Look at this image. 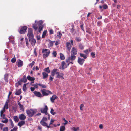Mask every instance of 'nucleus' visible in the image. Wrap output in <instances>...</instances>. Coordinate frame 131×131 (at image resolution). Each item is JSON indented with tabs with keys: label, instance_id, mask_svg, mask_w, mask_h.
Wrapping results in <instances>:
<instances>
[{
	"label": "nucleus",
	"instance_id": "1",
	"mask_svg": "<svg viewBox=\"0 0 131 131\" xmlns=\"http://www.w3.org/2000/svg\"><path fill=\"white\" fill-rule=\"evenodd\" d=\"M77 51L76 48L73 47L71 52V56L69 57L67 59V61L68 62L71 61V63L75 60L76 58L75 55L77 54Z\"/></svg>",
	"mask_w": 131,
	"mask_h": 131
},
{
	"label": "nucleus",
	"instance_id": "2",
	"mask_svg": "<svg viewBox=\"0 0 131 131\" xmlns=\"http://www.w3.org/2000/svg\"><path fill=\"white\" fill-rule=\"evenodd\" d=\"M33 32L32 29L31 28H29L27 36L31 45L32 46H34L36 43V41L35 39L34 38Z\"/></svg>",
	"mask_w": 131,
	"mask_h": 131
},
{
	"label": "nucleus",
	"instance_id": "3",
	"mask_svg": "<svg viewBox=\"0 0 131 131\" xmlns=\"http://www.w3.org/2000/svg\"><path fill=\"white\" fill-rule=\"evenodd\" d=\"M37 110H36L30 109L26 110V113L29 117H32L35 114Z\"/></svg>",
	"mask_w": 131,
	"mask_h": 131
},
{
	"label": "nucleus",
	"instance_id": "4",
	"mask_svg": "<svg viewBox=\"0 0 131 131\" xmlns=\"http://www.w3.org/2000/svg\"><path fill=\"white\" fill-rule=\"evenodd\" d=\"M39 22L40 24L39 25V27L36 25L34 24L33 25V28L36 30H37L38 29V31L40 33L41 32V31L43 27V26L41 25L43 24V22L41 20L39 21Z\"/></svg>",
	"mask_w": 131,
	"mask_h": 131
},
{
	"label": "nucleus",
	"instance_id": "5",
	"mask_svg": "<svg viewBox=\"0 0 131 131\" xmlns=\"http://www.w3.org/2000/svg\"><path fill=\"white\" fill-rule=\"evenodd\" d=\"M41 91L42 93V95L43 97L44 96H47L49 94H52V92L47 90H46L45 89H43L42 90H41Z\"/></svg>",
	"mask_w": 131,
	"mask_h": 131
},
{
	"label": "nucleus",
	"instance_id": "6",
	"mask_svg": "<svg viewBox=\"0 0 131 131\" xmlns=\"http://www.w3.org/2000/svg\"><path fill=\"white\" fill-rule=\"evenodd\" d=\"M27 27L25 26H22L20 27L19 29V31L20 33L23 34L26 32Z\"/></svg>",
	"mask_w": 131,
	"mask_h": 131
},
{
	"label": "nucleus",
	"instance_id": "7",
	"mask_svg": "<svg viewBox=\"0 0 131 131\" xmlns=\"http://www.w3.org/2000/svg\"><path fill=\"white\" fill-rule=\"evenodd\" d=\"M50 52V51L48 49H43L42 53L44 58H46L49 55Z\"/></svg>",
	"mask_w": 131,
	"mask_h": 131
},
{
	"label": "nucleus",
	"instance_id": "8",
	"mask_svg": "<svg viewBox=\"0 0 131 131\" xmlns=\"http://www.w3.org/2000/svg\"><path fill=\"white\" fill-rule=\"evenodd\" d=\"M66 61L67 63H68L67 64H66L65 62L64 61H63L61 63L62 69H64L66 68L68 66H69L70 63H71L72 64L73 63V62H72V63H71V61L69 62H67V59H66Z\"/></svg>",
	"mask_w": 131,
	"mask_h": 131
},
{
	"label": "nucleus",
	"instance_id": "9",
	"mask_svg": "<svg viewBox=\"0 0 131 131\" xmlns=\"http://www.w3.org/2000/svg\"><path fill=\"white\" fill-rule=\"evenodd\" d=\"M64 74L62 73H60L59 72H56V78H60L62 80L64 79Z\"/></svg>",
	"mask_w": 131,
	"mask_h": 131
},
{
	"label": "nucleus",
	"instance_id": "10",
	"mask_svg": "<svg viewBox=\"0 0 131 131\" xmlns=\"http://www.w3.org/2000/svg\"><path fill=\"white\" fill-rule=\"evenodd\" d=\"M45 106L44 108H41L40 110L42 113H45L46 115H47V114L48 113L47 112L48 108L46 105H45Z\"/></svg>",
	"mask_w": 131,
	"mask_h": 131
},
{
	"label": "nucleus",
	"instance_id": "11",
	"mask_svg": "<svg viewBox=\"0 0 131 131\" xmlns=\"http://www.w3.org/2000/svg\"><path fill=\"white\" fill-rule=\"evenodd\" d=\"M85 61V60L84 59H82L80 57H78L77 62L79 64L82 66L83 64Z\"/></svg>",
	"mask_w": 131,
	"mask_h": 131
},
{
	"label": "nucleus",
	"instance_id": "12",
	"mask_svg": "<svg viewBox=\"0 0 131 131\" xmlns=\"http://www.w3.org/2000/svg\"><path fill=\"white\" fill-rule=\"evenodd\" d=\"M33 93L37 97L40 98L43 97L42 95L39 92L35 91L33 92Z\"/></svg>",
	"mask_w": 131,
	"mask_h": 131
},
{
	"label": "nucleus",
	"instance_id": "13",
	"mask_svg": "<svg viewBox=\"0 0 131 131\" xmlns=\"http://www.w3.org/2000/svg\"><path fill=\"white\" fill-rule=\"evenodd\" d=\"M41 124L44 126H46L47 128H49L50 127V126H49L47 125V123L43 121V120H41L40 122Z\"/></svg>",
	"mask_w": 131,
	"mask_h": 131
},
{
	"label": "nucleus",
	"instance_id": "14",
	"mask_svg": "<svg viewBox=\"0 0 131 131\" xmlns=\"http://www.w3.org/2000/svg\"><path fill=\"white\" fill-rule=\"evenodd\" d=\"M19 118L20 120L24 121L26 118V117L23 114H21L19 115Z\"/></svg>",
	"mask_w": 131,
	"mask_h": 131
},
{
	"label": "nucleus",
	"instance_id": "15",
	"mask_svg": "<svg viewBox=\"0 0 131 131\" xmlns=\"http://www.w3.org/2000/svg\"><path fill=\"white\" fill-rule=\"evenodd\" d=\"M71 45L70 42H67L66 43V47L68 50L70 51L71 47Z\"/></svg>",
	"mask_w": 131,
	"mask_h": 131
},
{
	"label": "nucleus",
	"instance_id": "16",
	"mask_svg": "<svg viewBox=\"0 0 131 131\" xmlns=\"http://www.w3.org/2000/svg\"><path fill=\"white\" fill-rule=\"evenodd\" d=\"M58 69H54L51 72V75L52 76H54L55 74H56V72H57V71Z\"/></svg>",
	"mask_w": 131,
	"mask_h": 131
},
{
	"label": "nucleus",
	"instance_id": "17",
	"mask_svg": "<svg viewBox=\"0 0 131 131\" xmlns=\"http://www.w3.org/2000/svg\"><path fill=\"white\" fill-rule=\"evenodd\" d=\"M58 97L55 95H53L50 98V100L52 103L54 102V100Z\"/></svg>",
	"mask_w": 131,
	"mask_h": 131
},
{
	"label": "nucleus",
	"instance_id": "18",
	"mask_svg": "<svg viewBox=\"0 0 131 131\" xmlns=\"http://www.w3.org/2000/svg\"><path fill=\"white\" fill-rule=\"evenodd\" d=\"M72 28L70 29V32L73 35H74L75 34V30L74 29V25L73 24L71 25Z\"/></svg>",
	"mask_w": 131,
	"mask_h": 131
},
{
	"label": "nucleus",
	"instance_id": "19",
	"mask_svg": "<svg viewBox=\"0 0 131 131\" xmlns=\"http://www.w3.org/2000/svg\"><path fill=\"white\" fill-rule=\"evenodd\" d=\"M25 121H24L22 120L19 122L18 124V125L20 127L25 124Z\"/></svg>",
	"mask_w": 131,
	"mask_h": 131
},
{
	"label": "nucleus",
	"instance_id": "20",
	"mask_svg": "<svg viewBox=\"0 0 131 131\" xmlns=\"http://www.w3.org/2000/svg\"><path fill=\"white\" fill-rule=\"evenodd\" d=\"M20 80L22 82L24 83H26L27 81L26 77L25 75H24L23 78H21Z\"/></svg>",
	"mask_w": 131,
	"mask_h": 131
},
{
	"label": "nucleus",
	"instance_id": "21",
	"mask_svg": "<svg viewBox=\"0 0 131 131\" xmlns=\"http://www.w3.org/2000/svg\"><path fill=\"white\" fill-rule=\"evenodd\" d=\"M27 79L31 81H33L35 80V78L34 77H30L29 75H28L27 77Z\"/></svg>",
	"mask_w": 131,
	"mask_h": 131
},
{
	"label": "nucleus",
	"instance_id": "22",
	"mask_svg": "<svg viewBox=\"0 0 131 131\" xmlns=\"http://www.w3.org/2000/svg\"><path fill=\"white\" fill-rule=\"evenodd\" d=\"M8 101H7L6 102L4 106V108L3 109L5 110V109H8Z\"/></svg>",
	"mask_w": 131,
	"mask_h": 131
},
{
	"label": "nucleus",
	"instance_id": "23",
	"mask_svg": "<svg viewBox=\"0 0 131 131\" xmlns=\"http://www.w3.org/2000/svg\"><path fill=\"white\" fill-rule=\"evenodd\" d=\"M23 65V61L21 60H19V61L18 62V67H21Z\"/></svg>",
	"mask_w": 131,
	"mask_h": 131
},
{
	"label": "nucleus",
	"instance_id": "24",
	"mask_svg": "<svg viewBox=\"0 0 131 131\" xmlns=\"http://www.w3.org/2000/svg\"><path fill=\"white\" fill-rule=\"evenodd\" d=\"M8 75L7 74H6L4 75V79L5 81L7 82H8Z\"/></svg>",
	"mask_w": 131,
	"mask_h": 131
},
{
	"label": "nucleus",
	"instance_id": "25",
	"mask_svg": "<svg viewBox=\"0 0 131 131\" xmlns=\"http://www.w3.org/2000/svg\"><path fill=\"white\" fill-rule=\"evenodd\" d=\"M55 42V41H53L50 40H48V42L49 43V45L50 46H52L53 45V43Z\"/></svg>",
	"mask_w": 131,
	"mask_h": 131
},
{
	"label": "nucleus",
	"instance_id": "26",
	"mask_svg": "<svg viewBox=\"0 0 131 131\" xmlns=\"http://www.w3.org/2000/svg\"><path fill=\"white\" fill-rule=\"evenodd\" d=\"M60 59L61 60H64L65 59V57L63 54L60 53Z\"/></svg>",
	"mask_w": 131,
	"mask_h": 131
},
{
	"label": "nucleus",
	"instance_id": "27",
	"mask_svg": "<svg viewBox=\"0 0 131 131\" xmlns=\"http://www.w3.org/2000/svg\"><path fill=\"white\" fill-rule=\"evenodd\" d=\"M79 54L81 57H83L84 59H86L87 58V57L86 55L82 53H80Z\"/></svg>",
	"mask_w": 131,
	"mask_h": 131
},
{
	"label": "nucleus",
	"instance_id": "28",
	"mask_svg": "<svg viewBox=\"0 0 131 131\" xmlns=\"http://www.w3.org/2000/svg\"><path fill=\"white\" fill-rule=\"evenodd\" d=\"M42 74L43 76V78L44 79L46 78L48 76V73H46L45 72H42Z\"/></svg>",
	"mask_w": 131,
	"mask_h": 131
},
{
	"label": "nucleus",
	"instance_id": "29",
	"mask_svg": "<svg viewBox=\"0 0 131 131\" xmlns=\"http://www.w3.org/2000/svg\"><path fill=\"white\" fill-rule=\"evenodd\" d=\"M44 70L45 71L47 72V73H49L50 72V70L49 68L48 67L45 68L44 69Z\"/></svg>",
	"mask_w": 131,
	"mask_h": 131
},
{
	"label": "nucleus",
	"instance_id": "30",
	"mask_svg": "<svg viewBox=\"0 0 131 131\" xmlns=\"http://www.w3.org/2000/svg\"><path fill=\"white\" fill-rule=\"evenodd\" d=\"M21 93V89H19L16 91L15 93V94L16 95H19Z\"/></svg>",
	"mask_w": 131,
	"mask_h": 131
},
{
	"label": "nucleus",
	"instance_id": "31",
	"mask_svg": "<svg viewBox=\"0 0 131 131\" xmlns=\"http://www.w3.org/2000/svg\"><path fill=\"white\" fill-rule=\"evenodd\" d=\"M47 31L46 30H45L43 32L42 35V38H45L47 34Z\"/></svg>",
	"mask_w": 131,
	"mask_h": 131
},
{
	"label": "nucleus",
	"instance_id": "32",
	"mask_svg": "<svg viewBox=\"0 0 131 131\" xmlns=\"http://www.w3.org/2000/svg\"><path fill=\"white\" fill-rule=\"evenodd\" d=\"M65 127L64 126H61L60 129V131H64L65 130Z\"/></svg>",
	"mask_w": 131,
	"mask_h": 131
},
{
	"label": "nucleus",
	"instance_id": "33",
	"mask_svg": "<svg viewBox=\"0 0 131 131\" xmlns=\"http://www.w3.org/2000/svg\"><path fill=\"white\" fill-rule=\"evenodd\" d=\"M79 127H77L75 128V127H73L72 128H71V130H73V131H77L79 130Z\"/></svg>",
	"mask_w": 131,
	"mask_h": 131
},
{
	"label": "nucleus",
	"instance_id": "34",
	"mask_svg": "<svg viewBox=\"0 0 131 131\" xmlns=\"http://www.w3.org/2000/svg\"><path fill=\"white\" fill-rule=\"evenodd\" d=\"M14 120L15 122H17L19 120V119L17 116H14L13 117Z\"/></svg>",
	"mask_w": 131,
	"mask_h": 131
},
{
	"label": "nucleus",
	"instance_id": "35",
	"mask_svg": "<svg viewBox=\"0 0 131 131\" xmlns=\"http://www.w3.org/2000/svg\"><path fill=\"white\" fill-rule=\"evenodd\" d=\"M54 111V110L53 108H51L50 112L53 115H54L56 113Z\"/></svg>",
	"mask_w": 131,
	"mask_h": 131
},
{
	"label": "nucleus",
	"instance_id": "36",
	"mask_svg": "<svg viewBox=\"0 0 131 131\" xmlns=\"http://www.w3.org/2000/svg\"><path fill=\"white\" fill-rule=\"evenodd\" d=\"M62 36V34L60 32H58L57 33V36L58 38L60 39L61 36Z\"/></svg>",
	"mask_w": 131,
	"mask_h": 131
},
{
	"label": "nucleus",
	"instance_id": "37",
	"mask_svg": "<svg viewBox=\"0 0 131 131\" xmlns=\"http://www.w3.org/2000/svg\"><path fill=\"white\" fill-rule=\"evenodd\" d=\"M4 119L5 120L2 121V122L5 123H6L8 122V119L6 118H5Z\"/></svg>",
	"mask_w": 131,
	"mask_h": 131
},
{
	"label": "nucleus",
	"instance_id": "38",
	"mask_svg": "<svg viewBox=\"0 0 131 131\" xmlns=\"http://www.w3.org/2000/svg\"><path fill=\"white\" fill-rule=\"evenodd\" d=\"M38 85L39 86H41L43 88H46V87L45 85L42 84H39Z\"/></svg>",
	"mask_w": 131,
	"mask_h": 131
},
{
	"label": "nucleus",
	"instance_id": "39",
	"mask_svg": "<svg viewBox=\"0 0 131 131\" xmlns=\"http://www.w3.org/2000/svg\"><path fill=\"white\" fill-rule=\"evenodd\" d=\"M25 42L27 46H28L29 45L28 40L27 38H25Z\"/></svg>",
	"mask_w": 131,
	"mask_h": 131
},
{
	"label": "nucleus",
	"instance_id": "40",
	"mask_svg": "<svg viewBox=\"0 0 131 131\" xmlns=\"http://www.w3.org/2000/svg\"><path fill=\"white\" fill-rule=\"evenodd\" d=\"M103 7L104 9H106L108 8V6L106 4H104L103 5Z\"/></svg>",
	"mask_w": 131,
	"mask_h": 131
},
{
	"label": "nucleus",
	"instance_id": "41",
	"mask_svg": "<svg viewBox=\"0 0 131 131\" xmlns=\"http://www.w3.org/2000/svg\"><path fill=\"white\" fill-rule=\"evenodd\" d=\"M16 61V59L15 57L12 58L11 60V62L13 63H14Z\"/></svg>",
	"mask_w": 131,
	"mask_h": 131
},
{
	"label": "nucleus",
	"instance_id": "42",
	"mask_svg": "<svg viewBox=\"0 0 131 131\" xmlns=\"http://www.w3.org/2000/svg\"><path fill=\"white\" fill-rule=\"evenodd\" d=\"M26 84H24L23 87V90L24 91H25L27 90V88H26Z\"/></svg>",
	"mask_w": 131,
	"mask_h": 131
},
{
	"label": "nucleus",
	"instance_id": "43",
	"mask_svg": "<svg viewBox=\"0 0 131 131\" xmlns=\"http://www.w3.org/2000/svg\"><path fill=\"white\" fill-rule=\"evenodd\" d=\"M79 48L81 50H82L84 48V46L81 44H80L79 45Z\"/></svg>",
	"mask_w": 131,
	"mask_h": 131
},
{
	"label": "nucleus",
	"instance_id": "44",
	"mask_svg": "<svg viewBox=\"0 0 131 131\" xmlns=\"http://www.w3.org/2000/svg\"><path fill=\"white\" fill-rule=\"evenodd\" d=\"M75 40L78 42H80L81 41V39L80 37H76L75 38Z\"/></svg>",
	"mask_w": 131,
	"mask_h": 131
},
{
	"label": "nucleus",
	"instance_id": "45",
	"mask_svg": "<svg viewBox=\"0 0 131 131\" xmlns=\"http://www.w3.org/2000/svg\"><path fill=\"white\" fill-rule=\"evenodd\" d=\"M9 121L10 122V123L11 124L12 126V127L13 128L14 126V124L13 123V121H12L11 119H9Z\"/></svg>",
	"mask_w": 131,
	"mask_h": 131
},
{
	"label": "nucleus",
	"instance_id": "46",
	"mask_svg": "<svg viewBox=\"0 0 131 131\" xmlns=\"http://www.w3.org/2000/svg\"><path fill=\"white\" fill-rule=\"evenodd\" d=\"M5 111V110L3 109L1 110L0 111V116H2V115L3 114V113Z\"/></svg>",
	"mask_w": 131,
	"mask_h": 131
},
{
	"label": "nucleus",
	"instance_id": "47",
	"mask_svg": "<svg viewBox=\"0 0 131 131\" xmlns=\"http://www.w3.org/2000/svg\"><path fill=\"white\" fill-rule=\"evenodd\" d=\"M91 56L93 58H95L96 57L95 53V52H92L91 53Z\"/></svg>",
	"mask_w": 131,
	"mask_h": 131
},
{
	"label": "nucleus",
	"instance_id": "48",
	"mask_svg": "<svg viewBox=\"0 0 131 131\" xmlns=\"http://www.w3.org/2000/svg\"><path fill=\"white\" fill-rule=\"evenodd\" d=\"M17 126L15 127L13 129L11 130V131H17Z\"/></svg>",
	"mask_w": 131,
	"mask_h": 131
},
{
	"label": "nucleus",
	"instance_id": "49",
	"mask_svg": "<svg viewBox=\"0 0 131 131\" xmlns=\"http://www.w3.org/2000/svg\"><path fill=\"white\" fill-rule=\"evenodd\" d=\"M52 54L54 57H56L57 54L56 52L55 51H53V52Z\"/></svg>",
	"mask_w": 131,
	"mask_h": 131
},
{
	"label": "nucleus",
	"instance_id": "50",
	"mask_svg": "<svg viewBox=\"0 0 131 131\" xmlns=\"http://www.w3.org/2000/svg\"><path fill=\"white\" fill-rule=\"evenodd\" d=\"M34 64L35 62L34 61H33L31 63H30L29 64V66H30L31 68H32L33 66L34 65Z\"/></svg>",
	"mask_w": 131,
	"mask_h": 131
},
{
	"label": "nucleus",
	"instance_id": "51",
	"mask_svg": "<svg viewBox=\"0 0 131 131\" xmlns=\"http://www.w3.org/2000/svg\"><path fill=\"white\" fill-rule=\"evenodd\" d=\"M84 24L83 23L82 25L80 26V27L82 30L84 31V28L83 27Z\"/></svg>",
	"mask_w": 131,
	"mask_h": 131
},
{
	"label": "nucleus",
	"instance_id": "52",
	"mask_svg": "<svg viewBox=\"0 0 131 131\" xmlns=\"http://www.w3.org/2000/svg\"><path fill=\"white\" fill-rule=\"evenodd\" d=\"M49 34L50 35L54 33L52 29H51L50 30H49Z\"/></svg>",
	"mask_w": 131,
	"mask_h": 131
},
{
	"label": "nucleus",
	"instance_id": "53",
	"mask_svg": "<svg viewBox=\"0 0 131 131\" xmlns=\"http://www.w3.org/2000/svg\"><path fill=\"white\" fill-rule=\"evenodd\" d=\"M83 52L87 54H89L88 50V49H86L83 51Z\"/></svg>",
	"mask_w": 131,
	"mask_h": 131
},
{
	"label": "nucleus",
	"instance_id": "54",
	"mask_svg": "<svg viewBox=\"0 0 131 131\" xmlns=\"http://www.w3.org/2000/svg\"><path fill=\"white\" fill-rule=\"evenodd\" d=\"M3 131H8V128L7 127H6L3 128Z\"/></svg>",
	"mask_w": 131,
	"mask_h": 131
},
{
	"label": "nucleus",
	"instance_id": "55",
	"mask_svg": "<svg viewBox=\"0 0 131 131\" xmlns=\"http://www.w3.org/2000/svg\"><path fill=\"white\" fill-rule=\"evenodd\" d=\"M84 106V105L83 104H81L80 106V109L81 110H83V109L82 108Z\"/></svg>",
	"mask_w": 131,
	"mask_h": 131
},
{
	"label": "nucleus",
	"instance_id": "56",
	"mask_svg": "<svg viewBox=\"0 0 131 131\" xmlns=\"http://www.w3.org/2000/svg\"><path fill=\"white\" fill-rule=\"evenodd\" d=\"M19 107H20V108L21 110H24V108H23V106L22 105H21L19 106Z\"/></svg>",
	"mask_w": 131,
	"mask_h": 131
},
{
	"label": "nucleus",
	"instance_id": "57",
	"mask_svg": "<svg viewBox=\"0 0 131 131\" xmlns=\"http://www.w3.org/2000/svg\"><path fill=\"white\" fill-rule=\"evenodd\" d=\"M54 122V120H53L52 119H51V120L49 126H50V125L51 124H52Z\"/></svg>",
	"mask_w": 131,
	"mask_h": 131
},
{
	"label": "nucleus",
	"instance_id": "58",
	"mask_svg": "<svg viewBox=\"0 0 131 131\" xmlns=\"http://www.w3.org/2000/svg\"><path fill=\"white\" fill-rule=\"evenodd\" d=\"M22 81H21V80H20L18 81V82H17L19 85H21L22 84Z\"/></svg>",
	"mask_w": 131,
	"mask_h": 131
},
{
	"label": "nucleus",
	"instance_id": "59",
	"mask_svg": "<svg viewBox=\"0 0 131 131\" xmlns=\"http://www.w3.org/2000/svg\"><path fill=\"white\" fill-rule=\"evenodd\" d=\"M101 21H98L97 23V25L98 26H100L101 24Z\"/></svg>",
	"mask_w": 131,
	"mask_h": 131
},
{
	"label": "nucleus",
	"instance_id": "60",
	"mask_svg": "<svg viewBox=\"0 0 131 131\" xmlns=\"http://www.w3.org/2000/svg\"><path fill=\"white\" fill-rule=\"evenodd\" d=\"M1 117H2L3 119H5V118H6L5 117V115L4 114L2 115V116Z\"/></svg>",
	"mask_w": 131,
	"mask_h": 131
},
{
	"label": "nucleus",
	"instance_id": "61",
	"mask_svg": "<svg viewBox=\"0 0 131 131\" xmlns=\"http://www.w3.org/2000/svg\"><path fill=\"white\" fill-rule=\"evenodd\" d=\"M63 120L64 121H66V122L64 123V125H66L68 123V122L67 121L65 118L63 119Z\"/></svg>",
	"mask_w": 131,
	"mask_h": 131
},
{
	"label": "nucleus",
	"instance_id": "62",
	"mask_svg": "<svg viewBox=\"0 0 131 131\" xmlns=\"http://www.w3.org/2000/svg\"><path fill=\"white\" fill-rule=\"evenodd\" d=\"M4 125L3 124H0V127L1 129H2V127L4 126Z\"/></svg>",
	"mask_w": 131,
	"mask_h": 131
},
{
	"label": "nucleus",
	"instance_id": "63",
	"mask_svg": "<svg viewBox=\"0 0 131 131\" xmlns=\"http://www.w3.org/2000/svg\"><path fill=\"white\" fill-rule=\"evenodd\" d=\"M99 128L100 129H102L103 128V125L102 124H100L99 125Z\"/></svg>",
	"mask_w": 131,
	"mask_h": 131
},
{
	"label": "nucleus",
	"instance_id": "64",
	"mask_svg": "<svg viewBox=\"0 0 131 131\" xmlns=\"http://www.w3.org/2000/svg\"><path fill=\"white\" fill-rule=\"evenodd\" d=\"M53 79V78L51 76H50L49 79L50 81H52Z\"/></svg>",
	"mask_w": 131,
	"mask_h": 131
}]
</instances>
